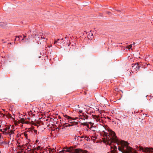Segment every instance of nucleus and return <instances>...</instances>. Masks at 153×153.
Listing matches in <instances>:
<instances>
[{
  "label": "nucleus",
  "instance_id": "nucleus-1",
  "mask_svg": "<svg viewBox=\"0 0 153 153\" xmlns=\"http://www.w3.org/2000/svg\"><path fill=\"white\" fill-rule=\"evenodd\" d=\"M111 134L113 136L112 139L113 140L114 142L117 144L118 145H120L121 148L124 152L122 153H137L136 150L133 149L130 146H128V143L127 142L123 140L119 141L117 139V136L114 132H111Z\"/></svg>",
  "mask_w": 153,
  "mask_h": 153
},
{
  "label": "nucleus",
  "instance_id": "nucleus-2",
  "mask_svg": "<svg viewBox=\"0 0 153 153\" xmlns=\"http://www.w3.org/2000/svg\"><path fill=\"white\" fill-rule=\"evenodd\" d=\"M138 148H139V151L142 150L143 152H146V153H149L150 152H152V150H153V149H149L148 147H145L144 148L142 146H137Z\"/></svg>",
  "mask_w": 153,
  "mask_h": 153
},
{
  "label": "nucleus",
  "instance_id": "nucleus-3",
  "mask_svg": "<svg viewBox=\"0 0 153 153\" xmlns=\"http://www.w3.org/2000/svg\"><path fill=\"white\" fill-rule=\"evenodd\" d=\"M114 132V131H112L111 130H110L109 132V135H108V134L106 133L105 132L104 135L106 136V137L108 139V143L109 141H110L111 142H114V141L112 139V137H113V136H112L111 134V132Z\"/></svg>",
  "mask_w": 153,
  "mask_h": 153
},
{
  "label": "nucleus",
  "instance_id": "nucleus-4",
  "mask_svg": "<svg viewBox=\"0 0 153 153\" xmlns=\"http://www.w3.org/2000/svg\"><path fill=\"white\" fill-rule=\"evenodd\" d=\"M42 117L41 118H39V119L40 120V121H50L51 120H53L52 119H51L48 115L47 117H46V115H42Z\"/></svg>",
  "mask_w": 153,
  "mask_h": 153
},
{
  "label": "nucleus",
  "instance_id": "nucleus-5",
  "mask_svg": "<svg viewBox=\"0 0 153 153\" xmlns=\"http://www.w3.org/2000/svg\"><path fill=\"white\" fill-rule=\"evenodd\" d=\"M93 118L95 119L97 122H100L103 120V117H100L99 115H92Z\"/></svg>",
  "mask_w": 153,
  "mask_h": 153
},
{
  "label": "nucleus",
  "instance_id": "nucleus-6",
  "mask_svg": "<svg viewBox=\"0 0 153 153\" xmlns=\"http://www.w3.org/2000/svg\"><path fill=\"white\" fill-rule=\"evenodd\" d=\"M68 37L67 36V35H66V36L65 37V39H67V41L65 44V42L63 43V42L64 41V40H63V38H62L60 40V42L62 44H64L65 46L66 45H68V46H69V45H70V44H69V43L68 42Z\"/></svg>",
  "mask_w": 153,
  "mask_h": 153
},
{
  "label": "nucleus",
  "instance_id": "nucleus-7",
  "mask_svg": "<svg viewBox=\"0 0 153 153\" xmlns=\"http://www.w3.org/2000/svg\"><path fill=\"white\" fill-rule=\"evenodd\" d=\"M88 152L85 150H82L80 149H75V153H88Z\"/></svg>",
  "mask_w": 153,
  "mask_h": 153
},
{
  "label": "nucleus",
  "instance_id": "nucleus-8",
  "mask_svg": "<svg viewBox=\"0 0 153 153\" xmlns=\"http://www.w3.org/2000/svg\"><path fill=\"white\" fill-rule=\"evenodd\" d=\"M141 63L140 64L138 62H137L135 65L134 66H133V67H134V69H135V70L137 71L138 70H139L141 66Z\"/></svg>",
  "mask_w": 153,
  "mask_h": 153
},
{
  "label": "nucleus",
  "instance_id": "nucleus-9",
  "mask_svg": "<svg viewBox=\"0 0 153 153\" xmlns=\"http://www.w3.org/2000/svg\"><path fill=\"white\" fill-rule=\"evenodd\" d=\"M34 112H35V111L33 110L28 111L25 112V115H35L33 114Z\"/></svg>",
  "mask_w": 153,
  "mask_h": 153
},
{
  "label": "nucleus",
  "instance_id": "nucleus-10",
  "mask_svg": "<svg viewBox=\"0 0 153 153\" xmlns=\"http://www.w3.org/2000/svg\"><path fill=\"white\" fill-rule=\"evenodd\" d=\"M64 116L66 118L68 119L69 120V121H71L72 120H76V119L79 118L78 117H75V118L74 117V118H72V117H69V116H68V115H64Z\"/></svg>",
  "mask_w": 153,
  "mask_h": 153
},
{
  "label": "nucleus",
  "instance_id": "nucleus-11",
  "mask_svg": "<svg viewBox=\"0 0 153 153\" xmlns=\"http://www.w3.org/2000/svg\"><path fill=\"white\" fill-rule=\"evenodd\" d=\"M20 120H19V123H26V124H28L29 123V122L28 121H25V119L24 118H21L20 117Z\"/></svg>",
  "mask_w": 153,
  "mask_h": 153
},
{
  "label": "nucleus",
  "instance_id": "nucleus-12",
  "mask_svg": "<svg viewBox=\"0 0 153 153\" xmlns=\"http://www.w3.org/2000/svg\"><path fill=\"white\" fill-rule=\"evenodd\" d=\"M1 24H0V26L1 27H2L4 28H5V27L6 26V25H7V24L5 22H1Z\"/></svg>",
  "mask_w": 153,
  "mask_h": 153
},
{
  "label": "nucleus",
  "instance_id": "nucleus-13",
  "mask_svg": "<svg viewBox=\"0 0 153 153\" xmlns=\"http://www.w3.org/2000/svg\"><path fill=\"white\" fill-rule=\"evenodd\" d=\"M71 124H68V126H72L74 125H77L78 124V123L75 122H71Z\"/></svg>",
  "mask_w": 153,
  "mask_h": 153
},
{
  "label": "nucleus",
  "instance_id": "nucleus-14",
  "mask_svg": "<svg viewBox=\"0 0 153 153\" xmlns=\"http://www.w3.org/2000/svg\"><path fill=\"white\" fill-rule=\"evenodd\" d=\"M80 118L85 120V119H87L88 116V115H79Z\"/></svg>",
  "mask_w": 153,
  "mask_h": 153
},
{
  "label": "nucleus",
  "instance_id": "nucleus-15",
  "mask_svg": "<svg viewBox=\"0 0 153 153\" xmlns=\"http://www.w3.org/2000/svg\"><path fill=\"white\" fill-rule=\"evenodd\" d=\"M19 36V38H20V39H21V40H23L24 39V38H26V37L24 35H20L18 36Z\"/></svg>",
  "mask_w": 153,
  "mask_h": 153
},
{
  "label": "nucleus",
  "instance_id": "nucleus-16",
  "mask_svg": "<svg viewBox=\"0 0 153 153\" xmlns=\"http://www.w3.org/2000/svg\"><path fill=\"white\" fill-rule=\"evenodd\" d=\"M59 39H58L57 40L55 41V43L57 44L58 45H59L60 44H61V43L60 42L58 41H59Z\"/></svg>",
  "mask_w": 153,
  "mask_h": 153
},
{
  "label": "nucleus",
  "instance_id": "nucleus-17",
  "mask_svg": "<svg viewBox=\"0 0 153 153\" xmlns=\"http://www.w3.org/2000/svg\"><path fill=\"white\" fill-rule=\"evenodd\" d=\"M20 40V38H19V36H16L14 39V41H19Z\"/></svg>",
  "mask_w": 153,
  "mask_h": 153
},
{
  "label": "nucleus",
  "instance_id": "nucleus-18",
  "mask_svg": "<svg viewBox=\"0 0 153 153\" xmlns=\"http://www.w3.org/2000/svg\"><path fill=\"white\" fill-rule=\"evenodd\" d=\"M140 116V117H139L137 118V119L139 121H141V120H142L144 118H143V117L141 116L142 115Z\"/></svg>",
  "mask_w": 153,
  "mask_h": 153
},
{
  "label": "nucleus",
  "instance_id": "nucleus-19",
  "mask_svg": "<svg viewBox=\"0 0 153 153\" xmlns=\"http://www.w3.org/2000/svg\"><path fill=\"white\" fill-rule=\"evenodd\" d=\"M140 112L139 111H137L136 112V113L138 114V115H139V114H140V115H147V114H145L144 113H142V114H140Z\"/></svg>",
  "mask_w": 153,
  "mask_h": 153
},
{
  "label": "nucleus",
  "instance_id": "nucleus-20",
  "mask_svg": "<svg viewBox=\"0 0 153 153\" xmlns=\"http://www.w3.org/2000/svg\"><path fill=\"white\" fill-rule=\"evenodd\" d=\"M30 39L28 38H24V42H29V41Z\"/></svg>",
  "mask_w": 153,
  "mask_h": 153
},
{
  "label": "nucleus",
  "instance_id": "nucleus-21",
  "mask_svg": "<svg viewBox=\"0 0 153 153\" xmlns=\"http://www.w3.org/2000/svg\"><path fill=\"white\" fill-rule=\"evenodd\" d=\"M76 112H78V113L79 114H80L81 113H82V115H84L83 114V113H82V110H77Z\"/></svg>",
  "mask_w": 153,
  "mask_h": 153
},
{
  "label": "nucleus",
  "instance_id": "nucleus-22",
  "mask_svg": "<svg viewBox=\"0 0 153 153\" xmlns=\"http://www.w3.org/2000/svg\"><path fill=\"white\" fill-rule=\"evenodd\" d=\"M118 149L119 150V151L122 152H123V150H122V149L121 147L119 146L118 148Z\"/></svg>",
  "mask_w": 153,
  "mask_h": 153
},
{
  "label": "nucleus",
  "instance_id": "nucleus-23",
  "mask_svg": "<svg viewBox=\"0 0 153 153\" xmlns=\"http://www.w3.org/2000/svg\"><path fill=\"white\" fill-rule=\"evenodd\" d=\"M50 112V111H45L44 112V115H45V114H46L48 113H49ZM41 115H43V114H41Z\"/></svg>",
  "mask_w": 153,
  "mask_h": 153
},
{
  "label": "nucleus",
  "instance_id": "nucleus-24",
  "mask_svg": "<svg viewBox=\"0 0 153 153\" xmlns=\"http://www.w3.org/2000/svg\"><path fill=\"white\" fill-rule=\"evenodd\" d=\"M132 45L131 44L128 47V49H130L131 47H132Z\"/></svg>",
  "mask_w": 153,
  "mask_h": 153
},
{
  "label": "nucleus",
  "instance_id": "nucleus-25",
  "mask_svg": "<svg viewBox=\"0 0 153 153\" xmlns=\"http://www.w3.org/2000/svg\"><path fill=\"white\" fill-rule=\"evenodd\" d=\"M41 148L40 147V146H38L37 148V150H41L42 149V148H41Z\"/></svg>",
  "mask_w": 153,
  "mask_h": 153
},
{
  "label": "nucleus",
  "instance_id": "nucleus-26",
  "mask_svg": "<svg viewBox=\"0 0 153 153\" xmlns=\"http://www.w3.org/2000/svg\"><path fill=\"white\" fill-rule=\"evenodd\" d=\"M41 38L42 39H46V40H47V39L46 38H45V37H44V36H41Z\"/></svg>",
  "mask_w": 153,
  "mask_h": 153
},
{
  "label": "nucleus",
  "instance_id": "nucleus-27",
  "mask_svg": "<svg viewBox=\"0 0 153 153\" xmlns=\"http://www.w3.org/2000/svg\"><path fill=\"white\" fill-rule=\"evenodd\" d=\"M8 116V117H10V118H12L13 119H14V118L12 117L11 115H7Z\"/></svg>",
  "mask_w": 153,
  "mask_h": 153
},
{
  "label": "nucleus",
  "instance_id": "nucleus-28",
  "mask_svg": "<svg viewBox=\"0 0 153 153\" xmlns=\"http://www.w3.org/2000/svg\"><path fill=\"white\" fill-rule=\"evenodd\" d=\"M56 130L57 131H58L59 130V128H56Z\"/></svg>",
  "mask_w": 153,
  "mask_h": 153
},
{
  "label": "nucleus",
  "instance_id": "nucleus-29",
  "mask_svg": "<svg viewBox=\"0 0 153 153\" xmlns=\"http://www.w3.org/2000/svg\"><path fill=\"white\" fill-rule=\"evenodd\" d=\"M83 125L84 126H87V123H83Z\"/></svg>",
  "mask_w": 153,
  "mask_h": 153
},
{
  "label": "nucleus",
  "instance_id": "nucleus-30",
  "mask_svg": "<svg viewBox=\"0 0 153 153\" xmlns=\"http://www.w3.org/2000/svg\"><path fill=\"white\" fill-rule=\"evenodd\" d=\"M52 115H58V114L56 113V114H53Z\"/></svg>",
  "mask_w": 153,
  "mask_h": 153
},
{
  "label": "nucleus",
  "instance_id": "nucleus-31",
  "mask_svg": "<svg viewBox=\"0 0 153 153\" xmlns=\"http://www.w3.org/2000/svg\"><path fill=\"white\" fill-rule=\"evenodd\" d=\"M13 42H12V43H11V42H9L8 43V44H10V45H11L12 44V43H13Z\"/></svg>",
  "mask_w": 153,
  "mask_h": 153
},
{
  "label": "nucleus",
  "instance_id": "nucleus-32",
  "mask_svg": "<svg viewBox=\"0 0 153 153\" xmlns=\"http://www.w3.org/2000/svg\"><path fill=\"white\" fill-rule=\"evenodd\" d=\"M51 114H52V113H50V114H48L47 115H51Z\"/></svg>",
  "mask_w": 153,
  "mask_h": 153
},
{
  "label": "nucleus",
  "instance_id": "nucleus-33",
  "mask_svg": "<svg viewBox=\"0 0 153 153\" xmlns=\"http://www.w3.org/2000/svg\"><path fill=\"white\" fill-rule=\"evenodd\" d=\"M20 119H19V120H20ZM17 120H18V123H19V119H17Z\"/></svg>",
  "mask_w": 153,
  "mask_h": 153
},
{
  "label": "nucleus",
  "instance_id": "nucleus-34",
  "mask_svg": "<svg viewBox=\"0 0 153 153\" xmlns=\"http://www.w3.org/2000/svg\"><path fill=\"white\" fill-rule=\"evenodd\" d=\"M12 114H13L12 115H15V114L14 113H13V112H12Z\"/></svg>",
  "mask_w": 153,
  "mask_h": 153
},
{
  "label": "nucleus",
  "instance_id": "nucleus-35",
  "mask_svg": "<svg viewBox=\"0 0 153 153\" xmlns=\"http://www.w3.org/2000/svg\"><path fill=\"white\" fill-rule=\"evenodd\" d=\"M144 67V66L143 65L142 66V68H143Z\"/></svg>",
  "mask_w": 153,
  "mask_h": 153
},
{
  "label": "nucleus",
  "instance_id": "nucleus-36",
  "mask_svg": "<svg viewBox=\"0 0 153 153\" xmlns=\"http://www.w3.org/2000/svg\"><path fill=\"white\" fill-rule=\"evenodd\" d=\"M27 118L29 119V120H30V117H28V118Z\"/></svg>",
  "mask_w": 153,
  "mask_h": 153
},
{
  "label": "nucleus",
  "instance_id": "nucleus-37",
  "mask_svg": "<svg viewBox=\"0 0 153 153\" xmlns=\"http://www.w3.org/2000/svg\"><path fill=\"white\" fill-rule=\"evenodd\" d=\"M17 153H21V152H17Z\"/></svg>",
  "mask_w": 153,
  "mask_h": 153
},
{
  "label": "nucleus",
  "instance_id": "nucleus-38",
  "mask_svg": "<svg viewBox=\"0 0 153 153\" xmlns=\"http://www.w3.org/2000/svg\"><path fill=\"white\" fill-rule=\"evenodd\" d=\"M4 130L5 131H7V128H5V129H4Z\"/></svg>",
  "mask_w": 153,
  "mask_h": 153
},
{
  "label": "nucleus",
  "instance_id": "nucleus-39",
  "mask_svg": "<svg viewBox=\"0 0 153 153\" xmlns=\"http://www.w3.org/2000/svg\"><path fill=\"white\" fill-rule=\"evenodd\" d=\"M0 115H6L5 114H1Z\"/></svg>",
  "mask_w": 153,
  "mask_h": 153
},
{
  "label": "nucleus",
  "instance_id": "nucleus-40",
  "mask_svg": "<svg viewBox=\"0 0 153 153\" xmlns=\"http://www.w3.org/2000/svg\"><path fill=\"white\" fill-rule=\"evenodd\" d=\"M14 133L13 132V131H12V133Z\"/></svg>",
  "mask_w": 153,
  "mask_h": 153
},
{
  "label": "nucleus",
  "instance_id": "nucleus-41",
  "mask_svg": "<svg viewBox=\"0 0 153 153\" xmlns=\"http://www.w3.org/2000/svg\"><path fill=\"white\" fill-rule=\"evenodd\" d=\"M135 113H136L135 111H134V114H135Z\"/></svg>",
  "mask_w": 153,
  "mask_h": 153
},
{
  "label": "nucleus",
  "instance_id": "nucleus-42",
  "mask_svg": "<svg viewBox=\"0 0 153 153\" xmlns=\"http://www.w3.org/2000/svg\"><path fill=\"white\" fill-rule=\"evenodd\" d=\"M8 115H11V114H9Z\"/></svg>",
  "mask_w": 153,
  "mask_h": 153
},
{
  "label": "nucleus",
  "instance_id": "nucleus-43",
  "mask_svg": "<svg viewBox=\"0 0 153 153\" xmlns=\"http://www.w3.org/2000/svg\"><path fill=\"white\" fill-rule=\"evenodd\" d=\"M94 139H95V138L94 137Z\"/></svg>",
  "mask_w": 153,
  "mask_h": 153
},
{
  "label": "nucleus",
  "instance_id": "nucleus-44",
  "mask_svg": "<svg viewBox=\"0 0 153 153\" xmlns=\"http://www.w3.org/2000/svg\"><path fill=\"white\" fill-rule=\"evenodd\" d=\"M135 44V43L133 42V44Z\"/></svg>",
  "mask_w": 153,
  "mask_h": 153
},
{
  "label": "nucleus",
  "instance_id": "nucleus-45",
  "mask_svg": "<svg viewBox=\"0 0 153 153\" xmlns=\"http://www.w3.org/2000/svg\"><path fill=\"white\" fill-rule=\"evenodd\" d=\"M120 91H121L122 92H123V91H122V90H120Z\"/></svg>",
  "mask_w": 153,
  "mask_h": 153
},
{
  "label": "nucleus",
  "instance_id": "nucleus-46",
  "mask_svg": "<svg viewBox=\"0 0 153 153\" xmlns=\"http://www.w3.org/2000/svg\"><path fill=\"white\" fill-rule=\"evenodd\" d=\"M107 117L108 118V119H109V118L108 117Z\"/></svg>",
  "mask_w": 153,
  "mask_h": 153
},
{
  "label": "nucleus",
  "instance_id": "nucleus-47",
  "mask_svg": "<svg viewBox=\"0 0 153 153\" xmlns=\"http://www.w3.org/2000/svg\"><path fill=\"white\" fill-rule=\"evenodd\" d=\"M18 113L19 114V115H20L19 112H18Z\"/></svg>",
  "mask_w": 153,
  "mask_h": 153
},
{
  "label": "nucleus",
  "instance_id": "nucleus-48",
  "mask_svg": "<svg viewBox=\"0 0 153 153\" xmlns=\"http://www.w3.org/2000/svg\"><path fill=\"white\" fill-rule=\"evenodd\" d=\"M38 141H36V143H37Z\"/></svg>",
  "mask_w": 153,
  "mask_h": 153
},
{
  "label": "nucleus",
  "instance_id": "nucleus-49",
  "mask_svg": "<svg viewBox=\"0 0 153 153\" xmlns=\"http://www.w3.org/2000/svg\"><path fill=\"white\" fill-rule=\"evenodd\" d=\"M141 111V112L142 111L141 110V111Z\"/></svg>",
  "mask_w": 153,
  "mask_h": 153
},
{
  "label": "nucleus",
  "instance_id": "nucleus-50",
  "mask_svg": "<svg viewBox=\"0 0 153 153\" xmlns=\"http://www.w3.org/2000/svg\"><path fill=\"white\" fill-rule=\"evenodd\" d=\"M13 116L14 117V115H13Z\"/></svg>",
  "mask_w": 153,
  "mask_h": 153
},
{
  "label": "nucleus",
  "instance_id": "nucleus-51",
  "mask_svg": "<svg viewBox=\"0 0 153 153\" xmlns=\"http://www.w3.org/2000/svg\"><path fill=\"white\" fill-rule=\"evenodd\" d=\"M131 74V73H130V74Z\"/></svg>",
  "mask_w": 153,
  "mask_h": 153
},
{
  "label": "nucleus",
  "instance_id": "nucleus-52",
  "mask_svg": "<svg viewBox=\"0 0 153 153\" xmlns=\"http://www.w3.org/2000/svg\"><path fill=\"white\" fill-rule=\"evenodd\" d=\"M131 74V73H130V74Z\"/></svg>",
  "mask_w": 153,
  "mask_h": 153
},
{
  "label": "nucleus",
  "instance_id": "nucleus-53",
  "mask_svg": "<svg viewBox=\"0 0 153 153\" xmlns=\"http://www.w3.org/2000/svg\"><path fill=\"white\" fill-rule=\"evenodd\" d=\"M90 124H91V122H90Z\"/></svg>",
  "mask_w": 153,
  "mask_h": 153
}]
</instances>
